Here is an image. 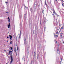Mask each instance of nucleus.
Returning <instances> with one entry per match:
<instances>
[{
    "mask_svg": "<svg viewBox=\"0 0 64 64\" xmlns=\"http://www.w3.org/2000/svg\"><path fill=\"white\" fill-rule=\"evenodd\" d=\"M56 37H58V35H56Z\"/></svg>",
    "mask_w": 64,
    "mask_h": 64,
    "instance_id": "25",
    "label": "nucleus"
},
{
    "mask_svg": "<svg viewBox=\"0 0 64 64\" xmlns=\"http://www.w3.org/2000/svg\"><path fill=\"white\" fill-rule=\"evenodd\" d=\"M63 43L64 44V42H63Z\"/></svg>",
    "mask_w": 64,
    "mask_h": 64,
    "instance_id": "44",
    "label": "nucleus"
},
{
    "mask_svg": "<svg viewBox=\"0 0 64 64\" xmlns=\"http://www.w3.org/2000/svg\"><path fill=\"white\" fill-rule=\"evenodd\" d=\"M8 29H9V28H10V26H8Z\"/></svg>",
    "mask_w": 64,
    "mask_h": 64,
    "instance_id": "28",
    "label": "nucleus"
},
{
    "mask_svg": "<svg viewBox=\"0 0 64 64\" xmlns=\"http://www.w3.org/2000/svg\"><path fill=\"white\" fill-rule=\"evenodd\" d=\"M62 1L63 2H64V1L63 0Z\"/></svg>",
    "mask_w": 64,
    "mask_h": 64,
    "instance_id": "35",
    "label": "nucleus"
},
{
    "mask_svg": "<svg viewBox=\"0 0 64 64\" xmlns=\"http://www.w3.org/2000/svg\"><path fill=\"white\" fill-rule=\"evenodd\" d=\"M56 1H57V0H56Z\"/></svg>",
    "mask_w": 64,
    "mask_h": 64,
    "instance_id": "41",
    "label": "nucleus"
},
{
    "mask_svg": "<svg viewBox=\"0 0 64 64\" xmlns=\"http://www.w3.org/2000/svg\"><path fill=\"white\" fill-rule=\"evenodd\" d=\"M20 17H21V16H20Z\"/></svg>",
    "mask_w": 64,
    "mask_h": 64,
    "instance_id": "43",
    "label": "nucleus"
},
{
    "mask_svg": "<svg viewBox=\"0 0 64 64\" xmlns=\"http://www.w3.org/2000/svg\"><path fill=\"white\" fill-rule=\"evenodd\" d=\"M24 18L25 19H26V18L27 17H26V14H24Z\"/></svg>",
    "mask_w": 64,
    "mask_h": 64,
    "instance_id": "6",
    "label": "nucleus"
},
{
    "mask_svg": "<svg viewBox=\"0 0 64 64\" xmlns=\"http://www.w3.org/2000/svg\"><path fill=\"white\" fill-rule=\"evenodd\" d=\"M61 0V1H62V0Z\"/></svg>",
    "mask_w": 64,
    "mask_h": 64,
    "instance_id": "45",
    "label": "nucleus"
},
{
    "mask_svg": "<svg viewBox=\"0 0 64 64\" xmlns=\"http://www.w3.org/2000/svg\"><path fill=\"white\" fill-rule=\"evenodd\" d=\"M63 29V27L62 26V29Z\"/></svg>",
    "mask_w": 64,
    "mask_h": 64,
    "instance_id": "24",
    "label": "nucleus"
},
{
    "mask_svg": "<svg viewBox=\"0 0 64 64\" xmlns=\"http://www.w3.org/2000/svg\"><path fill=\"white\" fill-rule=\"evenodd\" d=\"M24 43H26V38H24Z\"/></svg>",
    "mask_w": 64,
    "mask_h": 64,
    "instance_id": "3",
    "label": "nucleus"
},
{
    "mask_svg": "<svg viewBox=\"0 0 64 64\" xmlns=\"http://www.w3.org/2000/svg\"><path fill=\"white\" fill-rule=\"evenodd\" d=\"M21 32L20 31V36L19 37V39H20V37H21Z\"/></svg>",
    "mask_w": 64,
    "mask_h": 64,
    "instance_id": "7",
    "label": "nucleus"
},
{
    "mask_svg": "<svg viewBox=\"0 0 64 64\" xmlns=\"http://www.w3.org/2000/svg\"><path fill=\"white\" fill-rule=\"evenodd\" d=\"M39 54H38L37 56V59H38V58H39Z\"/></svg>",
    "mask_w": 64,
    "mask_h": 64,
    "instance_id": "11",
    "label": "nucleus"
},
{
    "mask_svg": "<svg viewBox=\"0 0 64 64\" xmlns=\"http://www.w3.org/2000/svg\"><path fill=\"white\" fill-rule=\"evenodd\" d=\"M62 1H63V0H62Z\"/></svg>",
    "mask_w": 64,
    "mask_h": 64,
    "instance_id": "50",
    "label": "nucleus"
},
{
    "mask_svg": "<svg viewBox=\"0 0 64 64\" xmlns=\"http://www.w3.org/2000/svg\"><path fill=\"white\" fill-rule=\"evenodd\" d=\"M59 48L57 49V51L58 52V54H59L60 55V51H59Z\"/></svg>",
    "mask_w": 64,
    "mask_h": 64,
    "instance_id": "4",
    "label": "nucleus"
},
{
    "mask_svg": "<svg viewBox=\"0 0 64 64\" xmlns=\"http://www.w3.org/2000/svg\"><path fill=\"white\" fill-rule=\"evenodd\" d=\"M7 13H8V12H7Z\"/></svg>",
    "mask_w": 64,
    "mask_h": 64,
    "instance_id": "48",
    "label": "nucleus"
},
{
    "mask_svg": "<svg viewBox=\"0 0 64 64\" xmlns=\"http://www.w3.org/2000/svg\"><path fill=\"white\" fill-rule=\"evenodd\" d=\"M8 33H9V32H8Z\"/></svg>",
    "mask_w": 64,
    "mask_h": 64,
    "instance_id": "49",
    "label": "nucleus"
},
{
    "mask_svg": "<svg viewBox=\"0 0 64 64\" xmlns=\"http://www.w3.org/2000/svg\"><path fill=\"white\" fill-rule=\"evenodd\" d=\"M6 64H8V63H7Z\"/></svg>",
    "mask_w": 64,
    "mask_h": 64,
    "instance_id": "46",
    "label": "nucleus"
},
{
    "mask_svg": "<svg viewBox=\"0 0 64 64\" xmlns=\"http://www.w3.org/2000/svg\"><path fill=\"white\" fill-rule=\"evenodd\" d=\"M37 7V5L34 4V7L35 8V7Z\"/></svg>",
    "mask_w": 64,
    "mask_h": 64,
    "instance_id": "8",
    "label": "nucleus"
},
{
    "mask_svg": "<svg viewBox=\"0 0 64 64\" xmlns=\"http://www.w3.org/2000/svg\"><path fill=\"white\" fill-rule=\"evenodd\" d=\"M10 48L11 49V50H12V49H13V48Z\"/></svg>",
    "mask_w": 64,
    "mask_h": 64,
    "instance_id": "23",
    "label": "nucleus"
},
{
    "mask_svg": "<svg viewBox=\"0 0 64 64\" xmlns=\"http://www.w3.org/2000/svg\"><path fill=\"white\" fill-rule=\"evenodd\" d=\"M26 8V9H28V8L27 7H26L25 6H24Z\"/></svg>",
    "mask_w": 64,
    "mask_h": 64,
    "instance_id": "16",
    "label": "nucleus"
},
{
    "mask_svg": "<svg viewBox=\"0 0 64 64\" xmlns=\"http://www.w3.org/2000/svg\"><path fill=\"white\" fill-rule=\"evenodd\" d=\"M4 51L5 52H6V50H5Z\"/></svg>",
    "mask_w": 64,
    "mask_h": 64,
    "instance_id": "36",
    "label": "nucleus"
},
{
    "mask_svg": "<svg viewBox=\"0 0 64 64\" xmlns=\"http://www.w3.org/2000/svg\"><path fill=\"white\" fill-rule=\"evenodd\" d=\"M45 5H46V6H47V4H46V3L45 2Z\"/></svg>",
    "mask_w": 64,
    "mask_h": 64,
    "instance_id": "22",
    "label": "nucleus"
},
{
    "mask_svg": "<svg viewBox=\"0 0 64 64\" xmlns=\"http://www.w3.org/2000/svg\"><path fill=\"white\" fill-rule=\"evenodd\" d=\"M31 12H32V10H31Z\"/></svg>",
    "mask_w": 64,
    "mask_h": 64,
    "instance_id": "26",
    "label": "nucleus"
},
{
    "mask_svg": "<svg viewBox=\"0 0 64 64\" xmlns=\"http://www.w3.org/2000/svg\"><path fill=\"white\" fill-rule=\"evenodd\" d=\"M56 34H59V32H56Z\"/></svg>",
    "mask_w": 64,
    "mask_h": 64,
    "instance_id": "18",
    "label": "nucleus"
},
{
    "mask_svg": "<svg viewBox=\"0 0 64 64\" xmlns=\"http://www.w3.org/2000/svg\"><path fill=\"white\" fill-rule=\"evenodd\" d=\"M62 25L61 24H60V27Z\"/></svg>",
    "mask_w": 64,
    "mask_h": 64,
    "instance_id": "27",
    "label": "nucleus"
},
{
    "mask_svg": "<svg viewBox=\"0 0 64 64\" xmlns=\"http://www.w3.org/2000/svg\"><path fill=\"white\" fill-rule=\"evenodd\" d=\"M12 52H13V51H10L9 52V55H10V53H11L10 58H11V60H12L10 62L11 63H12V62H13V57L12 56Z\"/></svg>",
    "mask_w": 64,
    "mask_h": 64,
    "instance_id": "1",
    "label": "nucleus"
},
{
    "mask_svg": "<svg viewBox=\"0 0 64 64\" xmlns=\"http://www.w3.org/2000/svg\"><path fill=\"white\" fill-rule=\"evenodd\" d=\"M10 38H12V36L10 35Z\"/></svg>",
    "mask_w": 64,
    "mask_h": 64,
    "instance_id": "12",
    "label": "nucleus"
},
{
    "mask_svg": "<svg viewBox=\"0 0 64 64\" xmlns=\"http://www.w3.org/2000/svg\"><path fill=\"white\" fill-rule=\"evenodd\" d=\"M40 24H41V22H40Z\"/></svg>",
    "mask_w": 64,
    "mask_h": 64,
    "instance_id": "37",
    "label": "nucleus"
},
{
    "mask_svg": "<svg viewBox=\"0 0 64 64\" xmlns=\"http://www.w3.org/2000/svg\"><path fill=\"white\" fill-rule=\"evenodd\" d=\"M7 38H8V39H9V36H8L7 37Z\"/></svg>",
    "mask_w": 64,
    "mask_h": 64,
    "instance_id": "30",
    "label": "nucleus"
},
{
    "mask_svg": "<svg viewBox=\"0 0 64 64\" xmlns=\"http://www.w3.org/2000/svg\"><path fill=\"white\" fill-rule=\"evenodd\" d=\"M12 38H10V39L11 40V41H12Z\"/></svg>",
    "mask_w": 64,
    "mask_h": 64,
    "instance_id": "29",
    "label": "nucleus"
},
{
    "mask_svg": "<svg viewBox=\"0 0 64 64\" xmlns=\"http://www.w3.org/2000/svg\"><path fill=\"white\" fill-rule=\"evenodd\" d=\"M10 20H8V22H10Z\"/></svg>",
    "mask_w": 64,
    "mask_h": 64,
    "instance_id": "33",
    "label": "nucleus"
},
{
    "mask_svg": "<svg viewBox=\"0 0 64 64\" xmlns=\"http://www.w3.org/2000/svg\"><path fill=\"white\" fill-rule=\"evenodd\" d=\"M8 20H10V18H9V17H8Z\"/></svg>",
    "mask_w": 64,
    "mask_h": 64,
    "instance_id": "20",
    "label": "nucleus"
},
{
    "mask_svg": "<svg viewBox=\"0 0 64 64\" xmlns=\"http://www.w3.org/2000/svg\"><path fill=\"white\" fill-rule=\"evenodd\" d=\"M6 4H8V2H6Z\"/></svg>",
    "mask_w": 64,
    "mask_h": 64,
    "instance_id": "21",
    "label": "nucleus"
},
{
    "mask_svg": "<svg viewBox=\"0 0 64 64\" xmlns=\"http://www.w3.org/2000/svg\"><path fill=\"white\" fill-rule=\"evenodd\" d=\"M14 37L15 36V34H14V35L13 36Z\"/></svg>",
    "mask_w": 64,
    "mask_h": 64,
    "instance_id": "34",
    "label": "nucleus"
},
{
    "mask_svg": "<svg viewBox=\"0 0 64 64\" xmlns=\"http://www.w3.org/2000/svg\"><path fill=\"white\" fill-rule=\"evenodd\" d=\"M61 60H62V59L61 58Z\"/></svg>",
    "mask_w": 64,
    "mask_h": 64,
    "instance_id": "38",
    "label": "nucleus"
},
{
    "mask_svg": "<svg viewBox=\"0 0 64 64\" xmlns=\"http://www.w3.org/2000/svg\"><path fill=\"white\" fill-rule=\"evenodd\" d=\"M57 42L56 41V43H57Z\"/></svg>",
    "mask_w": 64,
    "mask_h": 64,
    "instance_id": "40",
    "label": "nucleus"
},
{
    "mask_svg": "<svg viewBox=\"0 0 64 64\" xmlns=\"http://www.w3.org/2000/svg\"><path fill=\"white\" fill-rule=\"evenodd\" d=\"M46 27H44V31H45L46 30Z\"/></svg>",
    "mask_w": 64,
    "mask_h": 64,
    "instance_id": "17",
    "label": "nucleus"
},
{
    "mask_svg": "<svg viewBox=\"0 0 64 64\" xmlns=\"http://www.w3.org/2000/svg\"><path fill=\"white\" fill-rule=\"evenodd\" d=\"M63 26H64V24H63Z\"/></svg>",
    "mask_w": 64,
    "mask_h": 64,
    "instance_id": "42",
    "label": "nucleus"
},
{
    "mask_svg": "<svg viewBox=\"0 0 64 64\" xmlns=\"http://www.w3.org/2000/svg\"><path fill=\"white\" fill-rule=\"evenodd\" d=\"M4 46H5V45H4Z\"/></svg>",
    "mask_w": 64,
    "mask_h": 64,
    "instance_id": "47",
    "label": "nucleus"
},
{
    "mask_svg": "<svg viewBox=\"0 0 64 64\" xmlns=\"http://www.w3.org/2000/svg\"><path fill=\"white\" fill-rule=\"evenodd\" d=\"M54 36H56L55 35V33H54Z\"/></svg>",
    "mask_w": 64,
    "mask_h": 64,
    "instance_id": "31",
    "label": "nucleus"
},
{
    "mask_svg": "<svg viewBox=\"0 0 64 64\" xmlns=\"http://www.w3.org/2000/svg\"><path fill=\"white\" fill-rule=\"evenodd\" d=\"M14 50H16V48H15L14 49Z\"/></svg>",
    "mask_w": 64,
    "mask_h": 64,
    "instance_id": "32",
    "label": "nucleus"
},
{
    "mask_svg": "<svg viewBox=\"0 0 64 64\" xmlns=\"http://www.w3.org/2000/svg\"><path fill=\"white\" fill-rule=\"evenodd\" d=\"M62 5L63 6H64V3H63L62 4Z\"/></svg>",
    "mask_w": 64,
    "mask_h": 64,
    "instance_id": "13",
    "label": "nucleus"
},
{
    "mask_svg": "<svg viewBox=\"0 0 64 64\" xmlns=\"http://www.w3.org/2000/svg\"><path fill=\"white\" fill-rule=\"evenodd\" d=\"M17 50L18 51L19 50V48L17 46Z\"/></svg>",
    "mask_w": 64,
    "mask_h": 64,
    "instance_id": "15",
    "label": "nucleus"
},
{
    "mask_svg": "<svg viewBox=\"0 0 64 64\" xmlns=\"http://www.w3.org/2000/svg\"><path fill=\"white\" fill-rule=\"evenodd\" d=\"M36 31L34 30L33 31V33L34 34H36V35H37V32L36 31V30H37V27H36Z\"/></svg>",
    "mask_w": 64,
    "mask_h": 64,
    "instance_id": "2",
    "label": "nucleus"
},
{
    "mask_svg": "<svg viewBox=\"0 0 64 64\" xmlns=\"http://www.w3.org/2000/svg\"><path fill=\"white\" fill-rule=\"evenodd\" d=\"M54 14H55V15H56V13H55V12L54 11Z\"/></svg>",
    "mask_w": 64,
    "mask_h": 64,
    "instance_id": "9",
    "label": "nucleus"
},
{
    "mask_svg": "<svg viewBox=\"0 0 64 64\" xmlns=\"http://www.w3.org/2000/svg\"><path fill=\"white\" fill-rule=\"evenodd\" d=\"M8 27H11V24L10 23L9 24V25L8 26Z\"/></svg>",
    "mask_w": 64,
    "mask_h": 64,
    "instance_id": "10",
    "label": "nucleus"
},
{
    "mask_svg": "<svg viewBox=\"0 0 64 64\" xmlns=\"http://www.w3.org/2000/svg\"><path fill=\"white\" fill-rule=\"evenodd\" d=\"M63 34V33H62L60 34V36L62 38H63V36H62V35Z\"/></svg>",
    "mask_w": 64,
    "mask_h": 64,
    "instance_id": "5",
    "label": "nucleus"
},
{
    "mask_svg": "<svg viewBox=\"0 0 64 64\" xmlns=\"http://www.w3.org/2000/svg\"><path fill=\"white\" fill-rule=\"evenodd\" d=\"M7 42H8V40L7 41Z\"/></svg>",
    "mask_w": 64,
    "mask_h": 64,
    "instance_id": "39",
    "label": "nucleus"
},
{
    "mask_svg": "<svg viewBox=\"0 0 64 64\" xmlns=\"http://www.w3.org/2000/svg\"><path fill=\"white\" fill-rule=\"evenodd\" d=\"M14 52L16 53V55H17V52L16 51V50H14Z\"/></svg>",
    "mask_w": 64,
    "mask_h": 64,
    "instance_id": "14",
    "label": "nucleus"
},
{
    "mask_svg": "<svg viewBox=\"0 0 64 64\" xmlns=\"http://www.w3.org/2000/svg\"><path fill=\"white\" fill-rule=\"evenodd\" d=\"M10 44H12V41H11L10 42Z\"/></svg>",
    "mask_w": 64,
    "mask_h": 64,
    "instance_id": "19",
    "label": "nucleus"
}]
</instances>
